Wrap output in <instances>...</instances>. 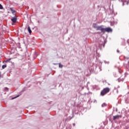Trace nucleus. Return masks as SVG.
Here are the masks:
<instances>
[{"label":"nucleus","instance_id":"6","mask_svg":"<svg viewBox=\"0 0 129 129\" xmlns=\"http://www.w3.org/2000/svg\"><path fill=\"white\" fill-rule=\"evenodd\" d=\"M28 31L29 34H32V30H31V27H30V26L28 27Z\"/></svg>","mask_w":129,"mask_h":129},{"label":"nucleus","instance_id":"3","mask_svg":"<svg viewBox=\"0 0 129 129\" xmlns=\"http://www.w3.org/2000/svg\"><path fill=\"white\" fill-rule=\"evenodd\" d=\"M96 29L97 31H101L102 33H104V28H102L101 26H97Z\"/></svg>","mask_w":129,"mask_h":129},{"label":"nucleus","instance_id":"2","mask_svg":"<svg viewBox=\"0 0 129 129\" xmlns=\"http://www.w3.org/2000/svg\"><path fill=\"white\" fill-rule=\"evenodd\" d=\"M17 17H16V16L11 18V21L12 22V25L13 26H14L15 25V23H17Z\"/></svg>","mask_w":129,"mask_h":129},{"label":"nucleus","instance_id":"13","mask_svg":"<svg viewBox=\"0 0 129 129\" xmlns=\"http://www.w3.org/2000/svg\"><path fill=\"white\" fill-rule=\"evenodd\" d=\"M8 90H9V88H5V91H8Z\"/></svg>","mask_w":129,"mask_h":129},{"label":"nucleus","instance_id":"10","mask_svg":"<svg viewBox=\"0 0 129 129\" xmlns=\"http://www.w3.org/2000/svg\"><path fill=\"white\" fill-rule=\"evenodd\" d=\"M7 68V65L6 64H4L2 66L3 69H5V68Z\"/></svg>","mask_w":129,"mask_h":129},{"label":"nucleus","instance_id":"9","mask_svg":"<svg viewBox=\"0 0 129 129\" xmlns=\"http://www.w3.org/2000/svg\"><path fill=\"white\" fill-rule=\"evenodd\" d=\"M11 60H12L11 58H9L8 59H7V60H5V62H10V61H11Z\"/></svg>","mask_w":129,"mask_h":129},{"label":"nucleus","instance_id":"5","mask_svg":"<svg viewBox=\"0 0 129 129\" xmlns=\"http://www.w3.org/2000/svg\"><path fill=\"white\" fill-rule=\"evenodd\" d=\"M104 32H112V29L109 27L106 28H104Z\"/></svg>","mask_w":129,"mask_h":129},{"label":"nucleus","instance_id":"1","mask_svg":"<svg viewBox=\"0 0 129 129\" xmlns=\"http://www.w3.org/2000/svg\"><path fill=\"white\" fill-rule=\"evenodd\" d=\"M109 91H110V89H109V88H105L101 91V95L102 96H104V95L107 94V93H108Z\"/></svg>","mask_w":129,"mask_h":129},{"label":"nucleus","instance_id":"11","mask_svg":"<svg viewBox=\"0 0 129 129\" xmlns=\"http://www.w3.org/2000/svg\"><path fill=\"white\" fill-rule=\"evenodd\" d=\"M58 65L59 68H62L63 67V65L61 64V63H59Z\"/></svg>","mask_w":129,"mask_h":129},{"label":"nucleus","instance_id":"4","mask_svg":"<svg viewBox=\"0 0 129 129\" xmlns=\"http://www.w3.org/2000/svg\"><path fill=\"white\" fill-rule=\"evenodd\" d=\"M121 115H118L113 116V120H115L116 119H119L120 118H121Z\"/></svg>","mask_w":129,"mask_h":129},{"label":"nucleus","instance_id":"12","mask_svg":"<svg viewBox=\"0 0 129 129\" xmlns=\"http://www.w3.org/2000/svg\"><path fill=\"white\" fill-rule=\"evenodd\" d=\"M4 9V7H3V6L0 4V10H3Z\"/></svg>","mask_w":129,"mask_h":129},{"label":"nucleus","instance_id":"8","mask_svg":"<svg viewBox=\"0 0 129 129\" xmlns=\"http://www.w3.org/2000/svg\"><path fill=\"white\" fill-rule=\"evenodd\" d=\"M93 28H94L95 29H96V28H97V26H96V24H93Z\"/></svg>","mask_w":129,"mask_h":129},{"label":"nucleus","instance_id":"7","mask_svg":"<svg viewBox=\"0 0 129 129\" xmlns=\"http://www.w3.org/2000/svg\"><path fill=\"white\" fill-rule=\"evenodd\" d=\"M10 10L11 12L13 13V14H15V13H16V11L14 10L13 8H10Z\"/></svg>","mask_w":129,"mask_h":129}]
</instances>
